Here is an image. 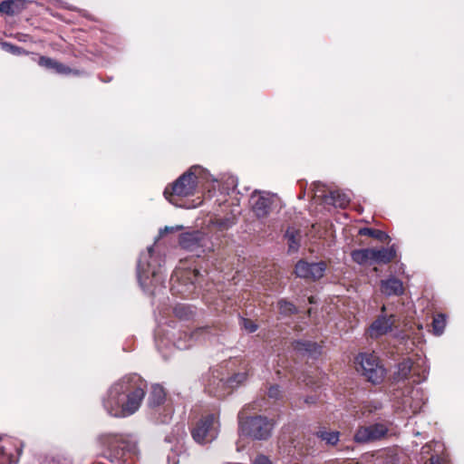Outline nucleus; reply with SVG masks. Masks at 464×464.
I'll return each instance as SVG.
<instances>
[{"mask_svg": "<svg viewBox=\"0 0 464 464\" xmlns=\"http://www.w3.org/2000/svg\"><path fill=\"white\" fill-rule=\"evenodd\" d=\"M147 382L129 374L114 382L102 399L105 411L114 418H126L140 409L146 394Z\"/></svg>", "mask_w": 464, "mask_h": 464, "instance_id": "f257e3e1", "label": "nucleus"}, {"mask_svg": "<svg viewBox=\"0 0 464 464\" xmlns=\"http://www.w3.org/2000/svg\"><path fill=\"white\" fill-rule=\"evenodd\" d=\"M213 198L212 208L208 211L209 223L220 230L229 228L236 222L237 213L228 205L227 194L220 188L219 181L212 179L205 169V202Z\"/></svg>", "mask_w": 464, "mask_h": 464, "instance_id": "f03ea898", "label": "nucleus"}, {"mask_svg": "<svg viewBox=\"0 0 464 464\" xmlns=\"http://www.w3.org/2000/svg\"><path fill=\"white\" fill-rule=\"evenodd\" d=\"M203 173L200 166H192L174 182L164 189V196L170 203L182 207L178 201L183 198L193 196L198 187Z\"/></svg>", "mask_w": 464, "mask_h": 464, "instance_id": "7ed1b4c3", "label": "nucleus"}, {"mask_svg": "<svg viewBox=\"0 0 464 464\" xmlns=\"http://www.w3.org/2000/svg\"><path fill=\"white\" fill-rule=\"evenodd\" d=\"M99 440L104 447L103 456L111 462L122 463L127 456L137 452V443L130 435L102 434Z\"/></svg>", "mask_w": 464, "mask_h": 464, "instance_id": "20e7f679", "label": "nucleus"}, {"mask_svg": "<svg viewBox=\"0 0 464 464\" xmlns=\"http://www.w3.org/2000/svg\"><path fill=\"white\" fill-rule=\"evenodd\" d=\"M238 422L241 434L256 440H268L276 425L273 419L262 415L244 418L242 412L238 414Z\"/></svg>", "mask_w": 464, "mask_h": 464, "instance_id": "39448f33", "label": "nucleus"}, {"mask_svg": "<svg viewBox=\"0 0 464 464\" xmlns=\"http://www.w3.org/2000/svg\"><path fill=\"white\" fill-rule=\"evenodd\" d=\"M200 276V268L198 266L178 268L171 276L170 289L174 295L188 297L193 294Z\"/></svg>", "mask_w": 464, "mask_h": 464, "instance_id": "423d86ee", "label": "nucleus"}, {"mask_svg": "<svg viewBox=\"0 0 464 464\" xmlns=\"http://www.w3.org/2000/svg\"><path fill=\"white\" fill-rule=\"evenodd\" d=\"M148 407L154 414H161V411L165 412L163 418L160 420L161 422L168 421L173 413V409L169 403L165 389L158 383L150 387L148 397Z\"/></svg>", "mask_w": 464, "mask_h": 464, "instance_id": "0eeeda50", "label": "nucleus"}, {"mask_svg": "<svg viewBox=\"0 0 464 464\" xmlns=\"http://www.w3.org/2000/svg\"><path fill=\"white\" fill-rule=\"evenodd\" d=\"M429 367L424 359L419 358L415 362H411L410 359H405L398 364V370L394 378L397 381H404L409 378L412 372V376L416 379L414 382L420 383L427 379Z\"/></svg>", "mask_w": 464, "mask_h": 464, "instance_id": "6e6552de", "label": "nucleus"}, {"mask_svg": "<svg viewBox=\"0 0 464 464\" xmlns=\"http://www.w3.org/2000/svg\"><path fill=\"white\" fill-rule=\"evenodd\" d=\"M362 374L371 382L377 384L382 382L385 369L380 363L379 358L373 353H362L358 357Z\"/></svg>", "mask_w": 464, "mask_h": 464, "instance_id": "1a4fd4ad", "label": "nucleus"}, {"mask_svg": "<svg viewBox=\"0 0 464 464\" xmlns=\"http://www.w3.org/2000/svg\"><path fill=\"white\" fill-rule=\"evenodd\" d=\"M386 310V306L382 305L381 308V314L368 327L367 334L371 338L377 339L392 331L396 323V315L394 314H388Z\"/></svg>", "mask_w": 464, "mask_h": 464, "instance_id": "9d476101", "label": "nucleus"}, {"mask_svg": "<svg viewBox=\"0 0 464 464\" xmlns=\"http://www.w3.org/2000/svg\"><path fill=\"white\" fill-rule=\"evenodd\" d=\"M277 200V197L266 191H255L250 198V203L255 215L258 218H266L272 208V206Z\"/></svg>", "mask_w": 464, "mask_h": 464, "instance_id": "9b49d317", "label": "nucleus"}, {"mask_svg": "<svg viewBox=\"0 0 464 464\" xmlns=\"http://www.w3.org/2000/svg\"><path fill=\"white\" fill-rule=\"evenodd\" d=\"M388 428L383 423H374L368 426H361L353 435L356 443L363 444L379 440L386 436Z\"/></svg>", "mask_w": 464, "mask_h": 464, "instance_id": "f8f14e48", "label": "nucleus"}, {"mask_svg": "<svg viewBox=\"0 0 464 464\" xmlns=\"http://www.w3.org/2000/svg\"><path fill=\"white\" fill-rule=\"evenodd\" d=\"M326 270V264L323 261L316 263H308L300 260L295 265V274L297 276L316 281L322 278Z\"/></svg>", "mask_w": 464, "mask_h": 464, "instance_id": "ddd939ff", "label": "nucleus"}, {"mask_svg": "<svg viewBox=\"0 0 464 464\" xmlns=\"http://www.w3.org/2000/svg\"><path fill=\"white\" fill-rule=\"evenodd\" d=\"M154 248L153 246L148 247L147 252L140 255L137 270H138V278L141 285H145V279L149 277V275H151L153 277L157 276L160 273V270L157 269L149 259L153 257Z\"/></svg>", "mask_w": 464, "mask_h": 464, "instance_id": "4468645a", "label": "nucleus"}, {"mask_svg": "<svg viewBox=\"0 0 464 464\" xmlns=\"http://www.w3.org/2000/svg\"><path fill=\"white\" fill-rule=\"evenodd\" d=\"M179 246L190 252L200 251L203 244V232L200 230L192 229L182 233L179 238Z\"/></svg>", "mask_w": 464, "mask_h": 464, "instance_id": "2eb2a0df", "label": "nucleus"}, {"mask_svg": "<svg viewBox=\"0 0 464 464\" xmlns=\"http://www.w3.org/2000/svg\"><path fill=\"white\" fill-rule=\"evenodd\" d=\"M205 443L211 442L217 439L219 433L218 412L214 411L205 415Z\"/></svg>", "mask_w": 464, "mask_h": 464, "instance_id": "dca6fc26", "label": "nucleus"}, {"mask_svg": "<svg viewBox=\"0 0 464 464\" xmlns=\"http://www.w3.org/2000/svg\"><path fill=\"white\" fill-rule=\"evenodd\" d=\"M426 402L423 392L420 389H412L409 396L402 400L403 407L409 408L413 413L420 411Z\"/></svg>", "mask_w": 464, "mask_h": 464, "instance_id": "f3484780", "label": "nucleus"}, {"mask_svg": "<svg viewBox=\"0 0 464 464\" xmlns=\"http://www.w3.org/2000/svg\"><path fill=\"white\" fill-rule=\"evenodd\" d=\"M202 334L203 331L201 328H198L192 332L184 331L179 334V337L175 341V345L180 350L188 349L197 342H199Z\"/></svg>", "mask_w": 464, "mask_h": 464, "instance_id": "a211bd4d", "label": "nucleus"}, {"mask_svg": "<svg viewBox=\"0 0 464 464\" xmlns=\"http://www.w3.org/2000/svg\"><path fill=\"white\" fill-rule=\"evenodd\" d=\"M372 263L388 264L396 256L393 246L390 247L371 248Z\"/></svg>", "mask_w": 464, "mask_h": 464, "instance_id": "6ab92c4d", "label": "nucleus"}, {"mask_svg": "<svg viewBox=\"0 0 464 464\" xmlns=\"http://www.w3.org/2000/svg\"><path fill=\"white\" fill-rule=\"evenodd\" d=\"M381 292L387 295H401L403 294L402 282L395 277L381 281Z\"/></svg>", "mask_w": 464, "mask_h": 464, "instance_id": "aec40b11", "label": "nucleus"}, {"mask_svg": "<svg viewBox=\"0 0 464 464\" xmlns=\"http://www.w3.org/2000/svg\"><path fill=\"white\" fill-rule=\"evenodd\" d=\"M324 202L336 208H344L350 201V198L339 190H331L328 194H323Z\"/></svg>", "mask_w": 464, "mask_h": 464, "instance_id": "412c9836", "label": "nucleus"}, {"mask_svg": "<svg viewBox=\"0 0 464 464\" xmlns=\"http://www.w3.org/2000/svg\"><path fill=\"white\" fill-rule=\"evenodd\" d=\"M38 64L49 70H53L59 74H69L72 69L65 64L47 56H40Z\"/></svg>", "mask_w": 464, "mask_h": 464, "instance_id": "4be33fe9", "label": "nucleus"}, {"mask_svg": "<svg viewBox=\"0 0 464 464\" xmlns=\"http://www.w3.org/2000/svg\"><path fill=\"white\" fill-rule=\"evenodd\" d=\"M294 347L296 351L307 353L314 358L321 353V346L311 341H297Z\"/></svg>", "mask_w": 464, "mask_h": 464, "instance_id": "5701e85b", "label": "nucleus"}, {"mask_svg": "<svg viewBox=\"0 0 464 464\" xmlns=\"http://www.w3.org/2000/svg\"><path fill=\"white\" fill-rule=\"evenodd\" d=\"M285 237L287 239L288 251L296 252L300 246V232L295 227H288Z\"/></svg>", "mask_w": 464, "mask_h": 464, "instance_id": "b1692460", "label": "nucleus"}, {"mask_svg": "<svg viewBox=\"0 0 464 464\" xmlns=\"http://www.w3.org/2000/svg\"><path fill=\"white\" fill-rule=\"evenodd\" d=\"M24 7L22 0H5L0 3V13L14 14L16 11Z\"/></svg>", "mask_w": 464, "mask_h": 464, "instance_id": "393cba45", "label": "nucleus"}, {"mask_svg": "<svg viewBox=\"0 0 464 464\" xmlns=\"http://www.w3.org/2000/svg\"><path fill=\"white\" fill-rule=\"evenodd\" d=\"M351 256L352 259L359 265H363L368 262L372 263L371 248L353 250Z\"/></svg>", "mask_w": 464, "mask_h": 464, "instance_id": "a878e982", "label": "nucleus"}, {"mask_svg": "<svg viewBox=\"0 0 464 464\" xmlns=\"http://www.w3.org/2000/svg\"><path fill=\"white\" fill-rule=\"evenodd\" d=\"M359 235L371 237L378 239L381 242H385L389 238V236L385 232L379 230V229L370 228V227L361 228L359 230Z\"/></svg>", "mask_w": 464, "mask_h": 464, "instance_id": "bb28decb", "label": "nucleus"}, {"mask_svg": "<svg viewBox=\"0 0 464 464\" xmlns=\"http://www.w3.org/2000/svg\"><path fill=\"white\" fill-rule=\"evenodd\" d=\"M316 435L327 444L335 445L339 441L340 433L338 431L319 430Z\"/></svg>", "mask_w": 464, "mask_h": 464, "instance_id": "cd10ccee", "label": "nucleus"}, {"mask_svg": "<svg viewBox=\"0 0 464 464\" xmlns=\"http://www.w3.org/2000/svg\"><path fill=\"white\" fill-rule=\"evenodd\" d=\"M191 435L196 442L203 444V418L200 417L191 428Z\"/></svg>", "mask_w": 464, "mask_h": 464, "instance_id": "c85d7f7f", "label": "nucleus"}, {"mask_svg": "<svg viewBox=\"0 0 464 464\" xmlns=\"http://www.w3.org/2000/svg\"><path fill=\"white\" fill-rule=\"evenodd\" d=\"M277 307L279 312L284 315H290L297 312L295 305L285 299L279 300Z\"/></svg>", "mask_w": 464, "mask_h": 464, "instance_id": "c756f323", "label": "nucleus"}, {"mask_svg": "<svg viewBox=\"0 0 464 464\" xmlns=\"http://www.w3.org/2000/svg\"><path fill=\"white\" fill-rule=\"evenodd\" d=\"M445 326H446V319L443 314H440L433 318L432 328H433V333L436 335L442 334Z\"/></svg>", "mask_w": 464, "mask_h": 464, "instance_id": "7c9ffc66", "label": "nucleus"}, {"mask_svg": "<svg viewBox=\"0 0 464 464\" xmlns=\"http://www.w3.org/2000/svg\"><path fill=\"white\" fill-rule=\"evenodd\" d=\"M2 46L5 51L14 55H22L27 53V52L24 50L22 47L16 46L9 43H3Z\"/></svg>", "mask_w": 464, "mask_h": 464, "instance_id": "2f4dec72", "label": "nucleus"}, {"mask_svg": "<svg viewBox=\"0 0 464 464\" xmlns=\"http://www.w3.org/2000/svg\"><path fill=\"white\" fill-rule=\"evenodd\" d=\"M174 312H175L176 315L180 317V318H186L189 314H192V311L189 310L188 307H187V306H185L183 304L177 305L174 308Z\"/></svg>", "mask_w": 464, "mask_h": 464, "instance_id": "473e14b6", "label": "nucleus"}, {"mask_svg": "<svg viewBox=\"0 0 464 464\" xmlns=\"http://www.w3.org/2000/svg\"><path fill=\"white\" fill-rule=\"evenodd\" d=\"M241 325L249 333H254L257 330V325L250 319L242 318Z\"/></svg>", "mask_w": 464, "mask_h": 464, "instance_id": "72a5a7b5", "label": "nucleus"}, {"mask_svg": "<svg viewBox=\"0 0 464 464\" xmlns=\"http://www.w3.org/2000/svg\"><path fill=\"white\" fill-rule=\"evenodd\" d=\"M246 378V373H237L227 380L229 386L233 387L234 383L239 384L243 382Z\"/></svg>", "mask_w": 464, "mask_h": 464, "instance_id": "f704fd0d", "label": "nucleus"}, {"mask_svg": "<svg viewBox=\"0 0 464 464\" xmlns=\"http://www.w3.org/2000/svg\"><path fill=\"white\" fill-rule=\"evenodd\" d=\"M12 456L0 447V464H11Z\"/></svg>", "mask_w": 464, "mask_h": 464, "instance_id": "c9c22d12", "label": "nucleus"}, {"mask_svg": "<svg viewBox=\"0 0 464 464\" xmlns=\"http://www.w3.org/2000/svg\"><path fill=\"white\" fill-rule=\"evenodd\" d=\"M280 389L277 385L271 386L268 390V396L273 399H278L280 396Z\"/></svg>", "mask_w": 464, "mask_h": 464, "instance_id": "e433bc0d", "label": "nucleus"}, {"mask_svg": "<svg viewBox=\"0 0 464 464\" xmlns=\"http://www.w3.org/2000/svg\"><path fill=\"white\" fill-rule=\"evenodd\" d=\"M253 464H272V463H271V460L266 456L258 455L253 461Z\"/></svg>", "mask_w": 464, "mask_h": 464, "instance_id": "4c0bfd02", "label": "nucleus"}, {"mask_svg": "<svg viewBox=\"0 0 464 464\" xmlns=\"http://www.w3.org/2000/svg\"><path fill=\"white\" fill-rule=\"evenodd\" d=\"M182 227L181 226H177V227H165L163 229H160V237H163L164 234L166 233H169V232H174V231H178L179 229H181Z\"/></svg>", "mask_w": 464, "mask_h": 464, "instance_id": "58836bf2", "label": "nucleus"}, {"mask_svg": "<svg viewBox=\"0 0 464 464\" xmlns=\"http://www.w3.org/2000/svg\"><path fill=\"white\" fill-rule=\"evenodd\" d=\"M430 464H449L448 460L439 456H431Z\"/></svg>", "mask_w": 464, "mask_h": 464, "instance_id": "ea45409f", "label": "nucleus"}, {"mask_svg": "<svg viewBox=\"0 0 464 464\" xmlns=\"http://www.w3.org/2000/svg\"><path fill=\"white\" fill-rule=\"evenodd\" d=\"M218 379V384L223 382V378H219V374L217 376Z\"/></svg>", "mask_w": 464, "mask_h": 464, "instance_id": "a19ab883", "label": "nucleus"}, {"mask_svg": "<svg viewBox=\"0 0 464 464\" xmlns=\"http://www.w3.org/2000/svg\"><path fill=\"white\" fill-rule=\"evenodd\" d=\"M311 401H313L311 398H308V399L306 400V402H308V403H309V402H311Z\"/></svg>", "mask_w": 464, "mask_h": 464, "instance_id": "79ce46f5", "label": "nucleus"}]
</instances>
